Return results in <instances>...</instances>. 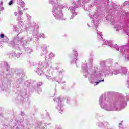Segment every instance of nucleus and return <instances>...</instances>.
<instances>
[{
	"mask_svg": "<svg viewBox=\"0 0 129 129\" xmlns=\"http://www.w3.org/2000/svg\"><path fill=\"white\" fill-rule=\"evenodd\" d=\"M52 12L53 16L55 17L56 20H58V21L64 20L63 18V12L61 9H60V8H58L57 6H54L52 9Z\"/></svg>",
	"mask_w": 129,
	"mask_h": 129,
	"instance_id": "6",
	"label": "nucleus"
},
{
	"mask_svg": "<svg viewBox=\"0 0 129 129\" xmlns=\"http://www.w3.org/2000/svg\"><path fill=\"white\" fill-rule=\"evenodd\" d=\"M114 29H116V31H120L122 29V27L120 24H115L114 26Z\"/></svg>",
	"mask_w": 129,
	"mask_h": 129,
	"instance_id": "16",
	"label": "nucleus"
},
{
	"mask_svg": "<svg viewBox=\"0 0 129 129\" xmlns=\"http://www.w3.org/2000/svg\"><path fill=\"white\" fill-rule=\"evenodd\" d=\"M59 1H60V2L62 1V0H56L57 2H59Z\"/></svg>",
	"mask_w": 129,
	"mask_h": 129,
	"instance_id": "42",
	"label": "nucleus"
},
{
	"mask_svg": "<svg viewBox=\"0 0 129 129\" xmlns=\"http://www.w3.org/2000/svg\"><path fill=\"white\" fill-rule=\"evenodd\" d=\"M4 8L3 7V3L0 2V12L4 10Z\"/></svg>",
	"mask_w": 129,
	"mask_h": 129,
	"instance_id": "24",
	"label": "nucleus"
},
{
	"mask_svg": "<svg viewBox=\"0 0 129 129\" xmlns=\"http://www.w3.org/2000/svg\"><path fill=\"white\" fill-rule=\"evenodd\" d=\"M17 3L18 5H20V7L24 8L25 7V2L22 0H17Z\"/></svg>",
	"mask_w": 129,
	"mask_h": 129,
	"instance_id": "17",
	"label": "nucleus"
},
{
	"mask_svg": "<svg viewBox=\"0 0 129 129\" xmlns=\"http://www.w3.org/2000/svg\"><path fill=\"white\" fill-rule=\"evenodd\" d=\"M100 7L99 6H97V10H96L94 14L92 13L89 16L90 18L93 19V24L95 28H97L98 26V23L99 22V20L97 19V18H98V14L100 13Z\"/></svg>",
	"mask_w": 129,
	"mask_h": 129,
	"instance_id": "7",
	"label": "nucleus"
},
{
	"mask_svg": "<svg viewBox=\"0 0 129 129\" xmlns=\"http://www.w3.org/2000/svg\"><path fill=\"white\" fill-rule=\"evenodd\" d=\"M26 28H30V26H26Z\"/></svg>",
	"mask_w": 129,
	"mask_h": 129,
	"instance_id": "45",
	"label": "nucleus"
},
{
	"mask_svg": "<svg viewBox=\"0 0 129 129\" xmlns=\"http://www.w3.org/2000/svg\"><path fill=\"white\" fill-rule=\"evenodd\" d=\"M128 73V70L126 67H120V74L121 75H126L127 76V74Z\"/></svg>",
	"mask_w": 129,
	"mask_h": 129,
	"instance_id": "13",
	"label": "nucleus"
},
{
	"mask_svg": "<svg viewBox=\"0 0 129 129\" xmlns=\"http://www.w3.org/2000/svg\"><path fill=\"white\" fill-rule=\"evenodd\" d=\"M126 99L127 101H129V94L127 95L126 96Z\"/></svg>",
	"mask_w": 129,
	"mask_h": 129,
	"instance_id": "34",
	"label": "nucleus"
},
{
	"mask_svg": "<svg viewBox=\"0 0 129 129\" xmlns=\"http://www.w3.org/2000/svg\"><path fill=\"white\" fill-rule=\"evenodd\" d=\"M54 101L57 102L56 106V109L59 113H62L64 111V104H63V98H55L53 99Z\"/></svg>",
	"mask_w": 129,
	"mask_h": 129,
	"instance_id": "8",
	"label": "nucleus"
},
{
	"mask_svg": "<svg viewBox=\"0 0 129 129\" xmlns=\"http://www.w3.org/2000/svg\"><path fill=\"white\" fill-rule=\"evenodd\" d=\"M47 50V47H45V50L43 51V54H47V50Z\"/></svg>",
	"mask_w": 129,
	"mask_h": 129,
	"instance_id": "33",
	"label": "nucleus"
},
{
	"mask_svg": "<svg viewBox=\"0 0 129 129\" xmlns=\"http://www.w3.org/2000/svg\"><path fill=\"white\" fill-rule=\"evenodd\" d=\"M87 26L88 27V28H90V25H89V24H87Z\"/></svg>",
	"mask_w": 129,
	"mask_h": 129,
	"instance_id": "40",
	"label": "nucleus"
},
{
	"mask_svg": "<svg viewBox=\"0 0 129 129\" xmlns=\"http://www.w3.org/2000/svg\"><path fill=\"white\" fill-rule=\"evenodd\" d=\"M21 115H22V116H24V115H25V113H24V112H21Z\"/></svg>",
	"mask_w": 129,
	"mask_h": 129,
	"instance_id": "36",
	"label": "nucleus"
},
{
	"mask_svg": "<svg viewBox=\"0 0 129 129\" xmlns=\"http://www.w3.org/2000/svg\"><path fill=\"white\" fill-rule=\"evenodd\" d=\"M64 83H65V82H63V84H64Z\"/></svg>",
	"mask_w": 129,
	"mask_h": 129,
	"instance_id": "49",
	"label": "nucleus"
},
{
	"mask_svg": "<svg viewBox=\"0 0 129 129\" xmlns=\"http://www.w3.org/2000/svg\"><path fill=\"white\" fill-rule=\"evenodd\" d=\"M107 60H102L99 62V65L93 66V59H91L86 64H83L82 70L85 78L88 77V80L91 84L98 85L101 82H104V79L101 77L105 75L112 76L113 70L112 67L107 65Z\"/></svg>",
	"mask_w": 129,
	"mask_h": 129,
	"instance_id": "1",
	"label": "nucleus"
},
{
	"mask_svg": "<svg viewBox=\"0 0 129 129\" xmlns=\"http://www.w3.org/2000/svg\"><path fill=\"white\" fill-rule=\"evenodd\" d=\"M32 34L33 36H35L36 38L39 39V38H43L44 39L45 35L43 33H39V26L38 25H35L34 26V29L33 30Z\"/></svg>",
	"mask_w": 129,
	"mask_h": 129,
	"instance_id": "10",
	"label": "nucleus"
},
{
	"mask_svg": "<svg viewBox=\"0 0 129 129\" xmlns=\"http://www.w3.org/2000/svg\"><path fill=\"white\" fill-rule=\"evenodd\" d=\"M25 51L27 53H32L33 52V49L27 47L25 49Z\"/></svg>",
	"mask_w": 129,
	"mask_h": 129,
	"instance_id": "19",
	"label": "nucleus"
},
{
	"mask_svg": "<svg viewBox=\"0 0 129 129\" xmlns=\"http://www.w3.org/2000/svg\"><path fill=\"white\" fill-rule=\"evenodd\" d=\"M31 40H32V38L29 37L28 38V39H26L25 42H23V41H24V37H21L20 39V42L21 44H22V45H25V44H27V43H28V42H30Z\"/></svg>",
	"mask_w": 129,
	"mask_h": 129,
	"instance_id": "15",
	"label": "nucleus"
},
{
	"mask_svg": "<svg viewBox=\"0 0 129 129\" xmlns=\"http://www.w3.org/2000/svg\"><path fill=\"white\" fill-rule=\"evenodd\" d=\"M97 36L100 39H102V33H101L100 32H97Z\"/></svg>",
	"mask_w": 129,
	"mask_h": 129,
	"instance_id": "21",
	"label": "nucleus"
},
{
	"mask_svg": "<svg viewBox=\"0 0 129 129\" xmlns=\"http://www.w3.org/2000/svg\"><path fill=\"white\" fill-rule=\"evenodd\" d=\"M14 28H16V27L14 26Z\"/></svg>",
	"mask_w": 129,
	"mask_h": 129,
	"instance_id": "48",
	"label": "nucleus"
},
{
	"mask_svg": "<svg viewBox=\"0 0 129 129\" xmlns=\"http://www.w3.org/2000/svg\"><path fill=\"white\" fill-rule=\"evenodd\" d=\"M49 4L51 5H55L56 3H55V0H48Z\"/></svg>",
	"mask_w": 129,
	"mask_h": 129,
	"instance_id": "22",
	"label": "nucleus"
},
{
	"mask_svg": "<svg viewBox=\"0 0 129 129\" xmlns=\"http://www.w3.org/2000/svg\"><path fill=\"white\" fill-rule=\"evenodd\" d=\"M125 59L127 61H129V55L125 57Z\"/></svg>",
	"mask_w": 129,
	"mask_h": 129,
	"instance_id": "35",
	"label": "nucleus"
},
{
	"mask_svg": "<svg viewBox=\"0 0 129 129\" xmlns=\"http://www.w3.org/2000/svg\"><path fill=\"white\" fill-rule=\"evenodd\" d=\"M127 5H129V1H125L124 3V6H127Z\"/></svg>",
	"mask_w": 129,
	"mask_h": 129,
	"instance_id": "31",
	"label": "nucleus"
},
{
	"mask_svg": "<svg viewBox=\"0 0 129 129\" xmlns=\"http://www.w3.org/2000/svg\"><path fill=\"white\" fill-rule=\"evenodd\" d=\"M87 1L88 0H69V2L72 5L68 9L70 10L72 14L70 19H73V18L76 16L77 14L75 12V9H76L77 7H79V5H81V3L82 4H85V3H87Z\"/></svg>",
	"mask_w": 129,
	"mask_h": 129,
	"instance_id": "4",
	"label": "nucleus"
},
{
	"mask_svg": "<svg viewBox=\"0 0 129 129\" xmlns=\"http://www.w3.org/2000/svg\"><path fill=\"white\" fill-rule=\"evenodd\" d=\"M13 2H14V0H11V1L8 3L9 6H11V5H13Z\"/></svg>",
	"mask_w": 129,
	"mask_h": 129,
	"instance_id": "30",
	"label": "nucleus"
},
{
	"mask_svg": "<svg viewBox=\"0 0 129 129\" xmlns=\"http://www.w3.org/2000/svg\"><path fill=\"white\" fill-rule=\"evenodd\" d=\"M56 67H54L52 65L50 66V68L49 67V63L39 62L38 63V67L35 70L36 73L42 76V74H44L46 76L47 79H52V76L51 75L54 70H56Z\"/></svg>",
	"mask_w": 129,
	"mask_h": 129,
	"instance_id": "3",
	"label": "nucleus"
},
{
	"mask_svg": "<svg viewBox=\"0 0 129 129\" xmlns=\"http://www.w3.org/2000/svg\"><path fill=\"white\" fill-rule=\"evenodd\" d=\"M25 11H26V10H28V8H24Z\"/></svg>",
	"mask_w": 129,
	"mask_h": 129,
	"instance_id": "43",
	"label": "nucleus"
},
{
	"mask_svg": "<svg viewBox=\"0 0 129 129\" xmlns=\"http://www.w3.org/2000/svg\"><path fill=\"white\" fill-rule=\"evenodd\" d=\"M59 7L61 9H63L66 7V4L60 5Z\"/></svg>",
	"mask_w": 129,
	"mask_h": 129,
	"instance_id": "29",
	"label": "nucleus"
},
{
	"mask_svg": "<svg viewBox=\"0 0 129 129\" xmlns=\"http://www.w3.org/2000/svg\"><path fill=\"white\" fill-rule=\"evenodd\" d=\"M73 54L72 55L71 59L73 61V63H75L76 64V61L78 60V52L75 49L73 50Z\"/></svg>",
	"mask_w": 129,
	"mask_h": 129,
	"instance_id": "12",
	"label": "nucleus"
},
{
	"mask_svg": "<svg viewBox=\"0 0 129 129\" xmlns=\"http://www.w3.org/2000/svg\"><path fill=\"white\" fill-rule=\"evenodd\" d=\"M57 129H61V128H57Z\"/></svg>",
	"mask_w": 129,
	"mask_h": 129,
	"instance_id": "50",
	"label": "nucleus"
},
{
	"mask_svg": "<svg viewBox=\"0 0 129 129\" xmlns=\"http://www.w3.org/2000/svg\"><path fill=\"white\" fill-rule=\"evenodd\" d=\"M104 45H106L107 46V47H111L114 48L116 49L117 51H119L122 53L123 57H124V53H125V51L126 50H128V46L127 45H124L121 47H119L117 45H113V43H112V41L110 40H106L105 42H104Z\"/></svg>",
	"mask_w": 129,
	"mask_h": 129,
	"instance_id": "5",
	"label": "nucleus"
},
{
	"mask_svg": "<svg viewBox=\"0 0 129 129\" xmlns=\"http://www.w3.org/2000/svg\"><path fill=\"white\" fill-rule=\"evenodd\" d=\"M100 107L107 111H120L127 105L125 97L122 94H119V97L116 98L113 103L111 99L106 97V94L100 96L99 98Z\"/></svg>",
	"mask_w": 129,
	"mask_h": 129,
	"instance_id": "2",
	"label": "nucleus"
},
{
	"mask_svg": "<svg viewBox=\"0 0 129 129\" xmlns=\"http://www.w3.org/2000/svg\"><path fill=\"white\" fill-rule=\"evenodd\" d=\"M38 86H41V85H43V83L42 82H38L37 83Z\"/></svg>",
	"mask_w": 129,
	"mask_h": 129,
	"instance_id": "28",
	"label": "nucleus"
},
{
	"mask_svg": "<svg viewBox=\"0 0 129 129\" xmlns=\"http://www.w3.org/2000/svg\"><path fill=\"white\" fill-rule=\"evenodd\" d=\"M45 126H47L48 125V124H44Z\"/></svg>",
	"mask_w": 129,
	"mask_h": 129,
	"instance_id": "41",
	"label": "nucleus"
},
{
	"mask_svg": "<svg viewBox=\"0 0 129 129\" xmlns=\"http://www.w3.org/2000/svg\"><path fill=\"white\" fill-rule=\"evenodd\" d=\"M54 57H55V54H54V53H50L45 58V61L46 62H47L46 63H48V64H49L48 62H51V60H52V58H54Z\"/></svg>",
	"mask_w": 129,
	"mask_h": 129,
	"instance_id": "14",
	"label": "nucleus"
},
{
	"mask_svg": "<svg viewBox=\"0 0 129 129\" xmlns=\"http://www.w3.org/2000/svg\"><path fill=\"white\" fill-rule=\"evenodd\" d=\"M97 126H99V127H102L103 129H109L110 125L109 123L107 122H100V121H98L97 123H96Z\"/></svg>",
	"mask_w": 129,
	"mask_h": 129,
	"instance_id": "11",
	"label": "nucleus"
},
{
	"mask_svg": "<svg viewBox=\"0 0 129 129\" xmlns=\"http://www.w3.org/2000/svg\"><path fill=\"white\" fill-rule=\"evenodd\" d=\"M41 56H43V54H41Z\"/></svg>",
	"mask_w": 129,
	"mask_h": 129,
	"instance_id": "51",
	"label": "nucleus"
},
{
	"mask_svg": "<svg viewBox=\"0 0 129 129\" xmlns=\"http://www.w3.org/2000/svg\"><path fill=\"white\" fill-rule=\"evenodd\" d=\"M3 42H9V38H8V37L7 36H5L4 37V39L3 40Z\"/></svg>",
	"mask_w": 129,
	"mask_h": 129,
	"instance_id": "25",
	"label": "nucleus"
},
{
	"mask_svg": "<svg viewBox=\"0 0 129 129\" xmlns=\"http://www.w3.org/2000/svg\"><path fill=\"white\" fill-rule=\"evenodd\" d=\"M14 47H18V48H19V44H16V45H14Z\"/></svg>",
	"mask_w": 129,
	"mask_h": 129,
	"instance_id": "39",
	"label": "nucleus"
},
{
	"mask_svg": "<svg viewBox=\"0 0 129 129\" xmlns=\"http://www.w3.org/2000/svg\"><path fill=\"white\" fill-rule=\"evenodd\" d=\"M13 129H19V127L15 125V127H14Z\"/></svg>",
	"mask_w": 129,
	"mask_h": 129,
	"instance_id": "37",
	"label": "nucleus"
},
{
	"mask_svg": "<svg viewBox=\"0 0 129 129\" xmlns=\"http://www.w3.org/2000/svg\"><path fill=\"white\" fill-rule=\"evenodd\" d=\"M119 129H123V125H122V123H120L119 124Z\"/></svg>",
	"mask_w": 129,
	"mask_h": 129,
	"instance_id": "27",
	"label": "nucleus"
},
{
	"mask_svg": "<svg viewBox=\"0 0 129 129\" xmlns=\"http://www.w3.org/2000/svg\"><path fill=\"white\" fill-rule=\"evenodd\" d=\"M99 115V114H96V116H95L96 118H98Z\"/></svg>",
	"mask_w": 129,
	"mask_h": 129,
	"instance_id": "38",
	"label": "nucleus"
},
{
	"mask_svg": "<svg viewBox=\"0 0 129 129\" xmlns=\"http://www.w3.org/2000/svg\"><path fill=\"white\" fill-rule=\"evenodd\" d=\"M64 72V70L60 71L59 72V77H60V80H62L63 78V73Z\"/></svg>",
	"mask_w": 129,
	"mask_h": 129,
	"instance_id": "18",
	"label": "nucleus"
},
{
	"mask_svg": "<svg viewBox=\"0 0 129 129\" xmlns=\"http://www.w3.org/2000/svg\"><path fill=\"white\" fill-rule=\"evenodd\" d=\"M26 16L27 18V19H28L29 21H30L31 20V19H32V16L29 15L28 13L26 14Z\"/></svg>",
	"mask_w": 129,
	"mask_h": 129,
	"instance_id": "23",
	"label": "nucleus"
},
{
	"mask_svg": "<svg viewBox=\"0 0 129 129\" xmlns=\"http://www.w3.org/2000/svg\"><path fill=\"white\" fill-rule=\"evenodd\" d=\"M113 72H114V74H115V75H117V74H118V73H120V68L119 69V70H114L113 71Z\"/></svg>",
	"mask_w": 129,
	"mask_h": 129,
	"instance_id": "20",
	"label": "nucleus"
},
{
	"mask_svg": "<svg viewBox=\"0 0 129 129\" xmlns=\"http://www.w3.org/2000/svg\"><path fill=\"white\" fill-rule=\"evenodd\" d=\"M23 14H24V12H23V11L21 10V7H18V12L17 11H15L14 13V15L15 17H17V16H18L16 21L17 22H19V24H20V23H21V26L20 27V28H21V27H22L23 28V22L21 21H22V17H23Z\"/></svg>",
	"mask_w": 129,
	"mask_h": 129,
	"instance_id": "9",
	"label": "nucleus"
},
{
	"mask_svg": "<svg viewBox=\"0 0 129 129\" xmlns=\"http://www.w3.org/2000/svg\"><path fill=\"white\" fill-rule=\"evenodd\" d=\"M57 82H58V83H61V82H59V81H57Z\"/></svg>",
	"mask_w": 129,
	"mask_h": 129,
	"instance_id": "46",
	"label": "nucleus"
},
{
	"mask_svg": "<svg viewBox=\"0 0 129 129\" xmlns=\"http://www.w3.org/2000/svg\"><path fill=\"white\" fill-rule=\"evenodd\" d=\"M127 14L128 15H129V12H128L127 13Z\"/></svg>",
	"mask_w": 129,
	"mask_h": 129,
	"instance_id": "47",
	"label": "nucleus"
},
{
	"mask_svg": "<svg viewBox=\"0 0 129 129\" xmlns=\"http://www.w3.org/2000/svg\"><path fill=\"white\" fill-rule=\"evenodd\" d=\"M68 103H68V102H67Z\"/></svg>",
	"mask_w": 129,
	"mask_h": 129,
	"instance_id": "52",
	"label": "nucleus"
},
{
	"mask_svg": "<svg viewBox=\"0 0 129 129\" xmlns=\"http://www.w3.org/2000/svg\"><path fill=\"white\" fill-rule=\"evenodd\" d=\"M28 63L30 66L33 65V64H34V62H33V60H28Z\"/></svg>",
	"mask_w": 129,
	"mask_h": 129,
	"instance_id": "26",
	"label": "nucleus"
},
{
	"mask_svg": "<svg viewBox=\"0 0 129 129\" xmlns=\"http://www.w3.org/2000/svg\"><path fill=\"white\" fill-rule=\"evenodd\" d=\"M6 36H5V34H0V38H1V39H3V38H4Z\"/></svg>",
	"mask_w": 129,
	"mask_h": 129,
	"instance_id": "32",
	"label": "nucleus"
},
{
	"mask_svg": "<svg viewBox=\"0 0 129 129\" xmlns=\"http://www.w3.org/2000/svg\"><path fill=\"white\" fill-rule=\"evenodd\" d=\"M109 93H111V92H108V94H109Z\"/></svg>",
	"mask_w": 129,
	"mask_h": 129,
	"instance_id": "44",
	"label": "nucleus"
}]
</instances>
